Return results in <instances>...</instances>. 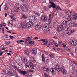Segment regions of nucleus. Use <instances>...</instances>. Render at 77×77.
I'll return each mask as SVG.
<instances>
[{
    "instance_id": "f257e3e1",
    "label": "nucleus",
    "mask_w": 77,
    "mask_h": 77,
    "mask_svg": "<svg viewBox=\"0 0 77 77\" xmlns=\"http://www.w3.org/2000/svg\"><path fill=\"white\" fill-rule=\"evenodd\" d=\"M55 66L56 70L58 72H59V71H60L61 72H63L64 69H65L64 68V67L62 66L60 68V67H59V64H58L57 63H56V64L55 65Z\"/></svg>"
},
{
    "instance_id": "f03ea898",
    "label": "nucleus",
    "mask_w": 77,
    "mask_h": 77,
    "mask_svg": "<svg viewBox=\"0 0 77 77\" xmlns=\"http://www.w3.org/2000/svg\"><path fill=\"white\" fill-rule=\"evenodd\" d=\"M21 7L22 8L23 12H26L29 9V5H27L23 4L21 5Z\"/></svg>"
},
{
    "instance_id": "7ed1b4c3",
    "label": "nucleus",
    "mask_w": 77,
    "mask_h": 77,
    "mask_svg": "<svg viewBox=\"0 0 77 77\" xmlns=\"http://www.w3.org/2000/svg\"><path fill=\"white\" fill-rule=\"evenodd\" d=\"M41 20L43 22H46L47 21V16L46 15H43L41 17Z\"/></svg>"
},
{
    "instance_id": "20e7f679",
    "label": "nucleus",
    "mask_w": 77,
    "mask_h": 77,
    "mask_svg": "<svg viewBox=\"0 0 77 77\" xmlns=\"http://www.w3.org/2000/svg\"><path fill=\"white\" fill-rule=\"evenodd\" d=\"M69 25L71 27H77V24L74 21H71L69 23Z\"/></svg>"
},
{
    "instance_id": "39448f33",
    "label": "nucleus",
    "mask_w": 77,
    "mask_h": 77,
    "mask_svg": "<svg viewBox=\"0 0 77 77\" xmlns=\"http://www.w3.org/2000/svg\"><path fill=\"white\" fill-rule=\"evenodd\" d=\"M28 62L29 63V65L30 66V68L32 69H33L35 68V66H34V65L31 61V60H29L28 61Z\"/></svg>"
},
{
    "instance_id": "423d86ee",
    "label": "nucleus",
    "mask_w": 77,
    "mask_h": 77,
    "mask_svg": "<svg viewBox=\"0 0 77 77\" xmlns=\"http://www.w3.org/2000/svg\"><path fill=\"white\" fill-rule=\"evenodd\" d=\"M50 25H49V23H47L45 24V26H44L42 29L43 30H44L45 31V30H47L49 28V26Z\"/></svg>"
},
{
    "instance_id": "0eeeda50",
    "label": "nucleus",
    "mask_w": 77,
    "mask_h": 77,
    "mask_svg": "<svg viewBox=\"0 0 77 77\" xmlns=\"http://www.w3.org/2000/svg\"><path fill=\"white\" fill-rule=\"evenodd\" d=\"M33 26V23L31 22V21L29 22L26 25V27L28 28H29L30 27Z\"/></svg>"
},
{
    "instance_id": "6e6552de",
    "label": "nucleus",
    "mask_w": 77,
    "mask_h": 77,
    "mask_svg": "<svg viewBox=\"0 0 77 77\" xmlns=\"http://www.w3.org/2000/svg\"><path fill=\"white\" fill-rule=\"evenodd\" d=\"M62 29H63V26L61 25L57 27V30L58 32H61L62 30Z\"/></svg>"
},
{
    "instance_id": "1a4fd4ad",
    "label": "nucleus",
    "mask_w": 77,
    "mask_h": 77,
    "mask_svg": "<svg viewBox=\"0 0 77 77\" xmlns=\"http://www.w3.org/2000/svg\"><path fill=\"white\" fill-rule=\"evenodd\" d=\"M41 27H42V25H41V23H39L36 24V26H35V28H37L38 29H40Z\"/></svg>"
},
{
    "instance_id": "9d476101",
    "label": "nucleus",
    "mask_w": 77,
    "mask_h": 77,
    "mask_svg": "<svg viewBox=\"0 0 77 77\" xmlns=\"http://www.w3.org/2000/svg\"><path fill=\"white\" fill-rule=\"evenodd\" d=\"M51 72L52 73L53 75H54L56 72V69L54 68H51L50 69Z\"/></svg>"
},
{
    "instance_id": "9b49d317",
    "label": "nucleus",
    "mask_w": 77,
    "mask_h": 77,
    "mask_svg": "<svg viewBox=\"0 0 77 77\" xmlns=\"http://www.w3.org/2000/svg\"><path fill=\"white\" fill-rule=\"evenodd\" d=\"M49 18L48 20V22L49 24H50L51 23V19L53 16H51V14H49Z\"/></svg>"
},
{
    "instance_id": "f8f14e48",
    "label": "nucleus",
    "mask_w": 77,
    "mask_h": 77,
    "mask_svg": "<svg viewBox=\"0 0 77 77\" xmlns=\"http://www.w3.org/2000/svg\"><path fill=\"white\" fill-rule=\"evenodd\" d=\"M19 71L20 74H22L23 75H25L27 73V72L25 71L19 70Z\"/></svg>"
},
{
    "instance_id": "ddd939ff",
    "label": "nucleus",
    "mask_w": 77,
    "mask_h": 77,
    "mask_svg": "<svg viewBox=\"0 0 77 77\" xmlns=\"http://www.w3.org/2000/svg\"><path fill=\"white\" fill-rule=\"evenodd\" d=\"M21 10H22V8L21 7V6L20 7H17V9L15 10L16 11L18 12H20Z\"/></svg>"
},
{
    "instance_id": "4468645a",
    "label": "nucleus",
    "mask_w": 77,
    "mask_h": 77,
    "mask_svg": "<svg viewBox=\"0 0 77 77\" xmlns=\"http://www.w3.org/2000/svg\"><path fill=\"white\" fill-rule=\"evenodd\" d=\"M32 53L33 54H35L37 53V50L36 49L33 48Z\"/></svg>"
},
{
    "instance_id": "2eb2a0df",
    "label": "nucleus",
    "mask_w": 77,
    "mask_h": 77,
    "mask_svg": "<svg viewBox=\"0 0 77 77\" xmlns=\"http://www.w3.org/2000/svg\"><path fill=\"white\" fill-rule=\"evenodd\" d=\"M6 70L8 72H9L10 71H13V69L11 68V67H8L6 68Z\"/></svg>"
},
{
    "instance_id": "dca6fc26",
    "label": "nucleus",
    "mask_w": 77,
    "mask_h": 77,
    "mask_svg": "<svg viewBox=\"0 0 77 77\" xmlns=\"http://www.w3.org/2000/svg\"><path fill=\"white\" fill-rule=\"evenodd\" d=\"M8 26H11V27L13 26V22L12 20H10L8 22Z\"/></svg>"
},
{
    "instance_id": "f3484780",
    "label": "nucleus",
    "mask_w": 77,
    "mask_h": 77,
    "mask_svg": "<svg viewBox=\"0 0 77 77\" xmlns=\"http://www.w3.org/2000/svg\"><path fill=\"white\" fill-rule=\"evenodd\" d=\"M68 24V21H64L62 23L61 26H65V25H66Z\"/></svg>"
},
{
    "instance_id": "a211bd4d",
    "label": "nucleus",
    "mask_w": 77,
    "mask_h": 77,
    "mask_svg": "<svg viewBox=\"0 0 77 77\" xmlns=\"http://www.w3.org/2000/svg\"><path fill=\"white\" fill-rule=\"evenodd\" d=\"M43 61V62H44L45 63H48V62H47V61L48 60V59H47V58L45 57L43 59H42Z\"/></svg>"
},
{
    "instance_id": "6ab92c4d",
    "label": "nucleus",
    "mask_w": 77,
    "mask_h": 77,
    "mask_svg": "<svg viewBox=\"0 0 77 77\" xmlns=\"http://www.w3.org/2000/svg\"><path fill=\"white\" fill-rule=\"evenodd\" d=\"M67 20L68 21H71L72 20V17L70 15H69L67 17Z\"/></svg>"
},
{
    "instance_id": "aec40b11",
    "label": "nucleus",
    "mask_w": 77,
    "mask_h": 77,
    "mask_svg": "<svg viewBox=\"0 0 77 77\" xmlns=\"http://www.w3.org/2000/svg\"><path fill=\"white\" fill-rule=\"evenodd\" d=\"M69 44L71 46H74V41H70L69 42Z\"/></svg>"
},
{
    "instance_id": "412c9836",
    "label": "nucleus",
    "mask_w": 77,
    "mask_h": 77,
    "mask_svg": "<svg viewBox=\"0 0 77 77\" xmlns=\"http://www.w3.org/2000/svg\"><path fill=\"white\" fill-rule=\"evenodd\" d=\"M64 29L65 31H69V29L67 26H64Z\"/></svg>"
},
{
    "instance_id": "4be33fe9",
    "label": "nucleus",
    "mask_w": 77,
    "mask_h": 77,
    "mask_svg": "<svg viewBox=\"0 0 77 77\" xmlns=\"http://www.w3.org/2000/svg\"><path fill=\"white\" fill-rule=\"evenodd\" d=\"M71 72L72 75H74V74H75V69H72Z\"/></svg>"
},
{
    "instance_id": "5701e85b",
    "label": "nucleus",
    "mask_w": 77,
    "mask_h": 77,
    "mask_svg": "<svg viewBox=\"0 0 77 77\" xmlns=\"http://www.w3.org/2000/svg\"><path fill=\"white\" fill-rule=\"evenodd\" d=\"M65 50L68 51H71V50L69 49V48L68 46H66V48H65Z\"/></svg>"
},
{
    "instance_id": "b1692460",
    "label": "nucleus",
    "mask_w": 77,
    "mask_h": 77,
    "mask_svg": "<svg viewBox=\"0 0 77 77\" xmlns=\"http://www.w3.org/2000/svg\"><path fill=\"white\" fill-rule=\"evenodd\" d=\"M13 67L16 70V71H19V69L17 67V66L16 65H15L13 66Z\"/></svg>"
},
{
    "instance_id": "393cba45",
    "label": "nucleus",
    "mask_w": 77,
    "mask_h": 77,
    "mask_svg": "<svg viewBox=\"0 0 77 77\" xmlns=\"http://www.w3.org/2000/svg\"><path fill=\"white\" fill-rule=\"evenodd\" d=\"M21 26L22 27V28L23 29H24V26H25V23L22 22L21 23Z\"/></svg>"
},
{
    "instance_id": "a878e982",
    "label": "nucleus",
    "mask_w": 77,
    "mask_h": 77,
    "mask_svg": "<svg viewBox=\"0 0 77 77\" xmlns=\"http://www.w3.org/2000/svg\"><path fill=\"white\" fill-rule=\"evenodd\" d=\"M62 73L64 74H66L67 73V71L65 69L63 70V72H61Z\"/></svg>"
},
{
    "instance_id": "bb28decb",
    "label": "nucleus",
    "mask_w": 77,
    "mask_h": 77,
    "mask_svg": "<svg viewBox=\"0 0 77 77\" xmlns=\"http://www.w3.org/2000/svg\"><path fill=\"white\" fill-rule=\"evenodd\" d=\"M52 5L53 8H56L57 6H56L55 4H54V3H52Z\"/></svg>"
},
{
    "instance_id": "cd10ccee",
    "label": "nucleus",
    "mask_w": 77,
    "mask_h": 77,
    "mask_svg": "<svg viewBox=\"0 0 77 77\" xmlns=\"http://www.w3.org/2000/svg\"><path fill=\"white\" fill-rule=\"evenodd\" d=\"M46 46L48 47H51V46H50V42H48L46 44Z\"/></svg>"
},
{
    "instance_id": "c85d7f7f",
    "label": "nucleus",
    "mask_w": 77,
    "mask_h": 77,
    "mask_svg": "<svg viewBox=\"0 0 77 77\" xmlns=\"http://www.w3.org/2000/svg\"><path fill=\"white\" fill-rule=\"evenodd\" d=\"M73 19L74 20H77V14H75L73 16Z\"/></svg>"
},
{
    "instance_id": "c756f323",
    "label": "nucleus",
    "mask_w": 77,
    "mask_h": 77,
    "mask_svg": "<svg viewBox=\"0 0 77 77\" xmlns=\"http://www.w3.org/2000/svg\"><path fill=\"white\" fill-rule=\"evenodd\" d=\"M43 70L44 71H48L49 69H48V68H46L45 67L43 68Z\"/></svg>"
},
{
    "instance_id": "7c9ffc66",
    "label": "nucleus",
    "mask_w": 77,
    "mask_h": 77,
    "mask_svg": "<svg viewBox=\"0 0 77 77\" xmlns=\"http://www.w3.org/2000/svg\"><path fill=\"white\" fill-rule=\"evenodd\" d=\"M69 14H70V15H73V14H74V12L72 11H69Z\"/></svg>"
},
{
    "instance_id": "2f4dec72",
    "label": "nucleus",
    "mask_w": 77,
    "mask_h": 77,
    "mask_svg": "<svg viewBox=\"0 0 77 77\" xmlns=\"http://www.w3.org/2000/svg\"><path fill=\"white\" fill-rule=\"evenodd\" d=\"M42 41L43 42H48V40L46 39H42Z\"/></svg>"
},
{
    "instance_id": "473e14b6",
    "label": "nucleus",
    "mask_w": 77,
    "mask_h": 77,
    "mask_svg": "<svg viewBox=\"0 0 77 77\" xmlns=\"http://www.w3.org/2000/svg\"><path fill=\"white\" fill-rule=\"evenodd\" d=\"M2 74H4V75H6V72L4 70L2 71Z\"/></svg>"
},
{
    "instance_id": "72a5a7b5",
    "label": "nucleus",
    "mask_w": 77,
    "mask_h": 77,
    "mask_svg": "<svg viewBox=\"0 0 77 77\" xmlns=\"http://www.w3.org/2000/svg\"><path fill=\"white\" fill-rule=\"evenodd\" d=\"M44 74L45 75V77H50V76H49L48 75V74H47V73H44Z\"/></svg>"
},
{
    "instance_id": "f704fd0d",
    "label": "nucleus",
    "mask_w": 77,
    "mask_h": 77,
    "mask_svg": "<svg viewBox=\"0 0 77 77\" xmlns=\"http://www.w3.org/2000/svg\"><path fill=\"white\" fill-rule=\"evenodd\" d=\"M23 18H25V19H26V18H27V17H26V16L23 15L21 17V19H23Z\"/></svg>"
},
{
    "instance_id": "c9c22d12",
    "label": "nucleus",
    "mask_w": 77,
    "mask_h": 77,
    "mask_svg": "<svg viewBox=\"0 0 77 77\" xmlns=\"http://www.w3.org/2000/svg\"><path fill=\"white\" fill-rule=\"evenodd\" d=\"M31 41V39H27L25 40V42H27V41Z\"/></svg>"
},
{
    "instance_id": "e433bc0d",
    "label": "nucleus",
    "mask_w": 77,
    "mask_h": 77,
    "mask_svg": "<svg viewBox=\"0 0 77 77\" xmlns=\"http://www.w3.org/2000/svg\"><path fill=\"white\" fill-rule=\"evenodd\" d=\"M33 43H34V42H33V41H30L29 42V44L30 45L33 44Z\"/></svg>"
},
{
    "instance_id": "4c0bfd02",
    "label": "nucleus",
    "mask_w": 77,
    "mask_h": 77,
    "mask_svg": "<svg viewBox=\"0 0 77 77\" xmlns=\"http://www.w3.org/2000/svg\"><path fill=\"white\" fill-rule=\"evenodd\" d=\"M4 29H5V28L4 27H2V29L1 28H0V30L2 29V31L3 33H5V31H4Z\"/></svg>"
},
{
    "instance_id": "58836bf2",
    "label": "nucleus",
    "mask_w": 77,
    "mask_h": 77,
    "mask_svg": "<svg viewBox=\"0 0 77 77\" xmlns=\"http://www.w3.org/2000/svg\"><path fill=\"white\" fill-rule=\"evenodd\" d=\"M77 44V41H74V44L73 46H75Z\"/></svg>"
},
{
    "instance_id": "ea45409f",
    "label": "nucleus",
    "mask_w": 77,
    "mask_h": 77,
    "mask_svg": "<svg viewBox=\"0 0 77 77\" xmlns=\"http://www.w3.org/2000/svg\"><path fill=\"white\" fill-rule=\"evenodd\" d=\"M7 74L8 75H10V76H11V75H12V73L9 72H7Z\"/></svg>"
},
{
    "instance_id": "a19ab883",
    "label": "nucleus",
    "mask_w": 77,
    "mask_h": 77,
    "mask_svg": "<svg viewBox=\"0 0 77 77\" xmlns=\"http://www.w3.org/2000/svg\"><path fill=\"white\" fill-rule=\"evenodd\" d=\"M56 8H56V10H58V9H59V10H61L62 9L60 8V7H56Z\"/></svg>"
},
{
    "instance_id": "79ce46f5",
    "label": "nucleus",
    "mask_w": 77,
    "mask_h": 77,
    "mask_svg": "<svg viewBox=\"0 0 77 77\" xmlns=\"http://www.w3.org/2000/svg\"><path fill=\"white\" fill-rule=\"evenodd\" d=\"M32 61L34 63H35V62H36V60L35 58H33L32 59Z\"/></svg>"
},
{
    "instance_id": "37998d69",
    "label": "nucleus",
    "mask_w": 77,
    "mask_h": 77,
    "mask_svg": "<svg viewBox=\"0 0 77 77\" xmlns=\"http://www.w3.org/2000/svg\"><path fill=\"white\" fill-rule=\"evenodd\" d=\"M50 56L51 57H52V58H53L54 56V54H51L50 55Z\"/></svg>"
},
{
    "instance_id": "c03bdc74",
    "label": "nucleus",
    "mask_w": 77,
    "mask_h": 77,
    "mask_svg": "<svg viewBox=\"0 0 77 77\" xmlns=\"http://www.w3.org/2000/svg\"><path fill=\"white\" fill-rule=\"evenodd\" d=\"M10 42H5V44L6 45H9V44H10Z\"/></svg>"
},
{
    "instance_id": "a18cd8bd",
    "label": "nucleus",
    "mask_w": 77,
    "mask_h": 77,
    "mask_svg": "<svg viewBox=\"0 0 77 77\" xmlns=\"http://www.w3.org/2000/svg\"><path fill=\"white\" fill-rule=\"evenodd\" d=\"M5 10H8V7L7 6V5H5Z\"/></svg>"
},
{
    "instance_id": "49530a36",
    "label": "nucleus",
    "mask_w": 77,
    "mask_h": 77,
    "mask_svg": "<svg viewBox=\"0 0 77 77\" xmlns=\"http://www.w3.org/2000/svg\"><path fill=\"white\" fill-rule=\"evenodd\" d=\"M23 65V63H21V62H20L19 64H18V65H19V66H21Z\"/></svg>"
},
{
    "instance_id": "de8ad7c7",
    "label": "nucleus",
    "mask_w": 77,
    "mask_h": 77,
    "mask_svg": "<svg viewBox=\"0 0 77 77\" xmlns=\"http://www.w3.org/2000/svg\"><path fill=\"white\" fill-rule=\"evenodd\" d=\"M32 73H29L28 75V77H32Z\"/></svg>"
},
{
    "instance_id": "09e8293b",
    "label": "nucleus",
    "mask_w": 77,
    "mask_h": 77,
    "mask_svg": "<svg viewBox=\"0 0 77 77\" xmlns=\"http://www.w3.org/2000/svg\"><path fill=\"white\" fill-rule=\"evenodd\" d=\"M23 63L25 64H26V63H27V60L25 59V61H24V62H23Z\"/></svg>"
},
{
    "instance_id": "8fccbe9b",
    "label": "nucleus",
    "mask_w": 77,
    "mask_h": 77,
    "mask_svg": "<svg viewBox=\"0 0 77 77\" xmlns=\"http://www.w3.org/2000/svg\"><path fill=\"white\" fill-rule=\"evenodd\" d=\"M50 31V29H49L48 30V32H49V34L50 35L52 34V32H51Z\"/></svg>"
},
{
    "instance_id": "3c124183",
    "label": "nucleus",
    "mask_w": 77,
    "mask_h": 77,
    "mask_svg": "<svg viewBox=\"0 0 77 77\" xmlns=\"http://www.w3.org/2000/svg\"><path fill=\"white\" fill-rule=\"evenodd\" d=\"M25 52L26 54L27 55H29V52H28V51H25Z\"/></svg>"
},
{
    "instance_id": "603ef678",
    "label": "nucleus",
    "mask_w": 77,
    "mask_h": 77,
    "mask_svg": "<svg viewBox=\"0 0 77 77\" xmlns=\"http://www.w3.org/2000/svg\"><path fill=\"white\" fill-rule=\"evenodd\" d=\"M28 71H29V72H34L33 71V70H28Z\"/></svg>"
},
{
    "instance_id": "864d4df0",
    "label": "nucleus",
    "mask_w": 77,
    "mask_h": 77,
    "mask_svg": "<svg viewBox=\"0 0 77 77\" xmlns=\"http://www.w3.org/2000/svg\"><path fill=\"white\" fill-rule=\"evenodd\" d=\"M25 66L26 67V68H29V65L26 64L25 65Z\"/></svg>"
},
{
    "instance_id": "5fc2aeb1",
    "label": "nucleus",
    "mask_w": 77,
    "mask_h": 77,
    "mask_svg": "<svg viewBox=\"0 0 77 77\" xmlns=\"http://www.w3.org/2000/svg\"><path fill=\"white\" fill-rule=\"evenodd\" d=\"M25 60H26V59H25V58H22V62H23V63H24V61H25Z\"/></svg>"
},
{
    "instance_id": "6e6d98bb",
    "label": "nucleus",
    "mask_w": 77,
    "mask_h": 77,
    "mask_svg": "<svg viewBox=\"0 0 77 77\" xmlns=\"http://www.w3.org/2000/svg\"><path fill=\"white\" fill-rule=\"evenodd\" d=\"M9 37L11 38V39H13V38H14V37L13 36H12L11 35H9Z\"/></svg>"
},
{
    "instance_id": "4d7b16f0",
    "label": "nucleus",
    "mask_w": 77,
    "mask_h": 77,
    "mask_svg": "<svg viewBox=\"0 0 77 77\" xmlns=\"http://www.w3.org/2000/svg\"><path fill=\"white\" fill-rule=\"evenodd\" d=\"M3 62V60H0V63H2Z\"/></svg>"
},
{
    "instance_id": "13d9d810",
    "label": "nucleus",
    "mask_w": 77,
    "mask_h": 77,
    "mask_svg": "<svg viewBox=\"0 0 77 77\" xmlns=\"http://www.w3.org/2000/svg\"><path fill=\"white\" fill-rule=\"evenodd\" d=\"M2 24L3 26H4L5 27H6V24L5 23H3Z\"/></svg>"
},
{
    "instance_id": "bf43d9fd",
    "label": "nucleus",
    "mask_w": 77,
    "mask_h": 77,
    "mask_svg": "<svg viewBox=\"0 0 77 77\" xmlns=\"http://www.w3.org/2000/svg\"><path fill=\"white\" fill-rule=\"evenodd\" d=\"M58 22L57 21H56L55 23V25H56V26H57V25H58Z\"/></svg>"
},
{
    "instance_id": "052dcab7",
    "label": "nucleus",
    "mask_w": 77,
    "mask_h": 77,
    "mask_svg": "<svg viewBox=\"0 0 77 77\" xmlns=\"http://www.w3.org/2000/svg\"><path fill=\"white\" fill-rule=\"evenodd\" d=\"M70 32H71V33H73V32H75V31L74 30H70Z\"/></svg>"
},
{
    "instance_id": "680f3d73",
    "label": "nucleus",
    "mask_w": 77,
    "mask_h": 77,
    "mask_svg": "<svg viewBox=\"0 0 77 77\" xmlns=\"http://www.w3.org/2000/svg\"><path fill=\"white\" fill-rule=\"evenodd\" d=\"M71 32H70V31H69L68 32L67 34L68 35H71Z\"/></svg>"
},
{
    "instance_id": "e2e57ef3",
    "label": "nucleus",
    "mask_w": 77,
    "mask_h": 77,
    "mask_svg": "<svg viewBox=\"0 0 77 77\" xmlns=\"http://www.w3.org/2000/svg\"><path fill=\"white\" fill-rule=\"evenodd\" d=\"M72 69H75V66L74 65H72Z\"/></svg>"
},
{
    "instance_id": "0e129e2a",
    "label": "nucleus",
    "mask_w": 77,
    "mask_h": 77,
    "mask_svg": "<svg viewBox=\"0 0 77 77\" xmlns=\"http://www.w3.org/2000/svg\"><path fill=\"white\" fill-rule=\"evenodd\" d=\"M16 62H17V63H18V62H19V61H20V60L18 59V60H16Z\"/></svg>"
},
{
    "instance_id": "69168bd1",
    "label": "nucleus",
    "mask_w": 77,
    "mask_h": 77,
    "mask_svg": "<svg viewBox=\"0 0 77 77\" xmlns=\"http://www.w3.org/2000/svg\"><path fill=\"white\" fill-rule=\"evenodd\" d=\"M42 60H43V59L44 58V54H42Z\"/></svg>"
},
{
    "instance_id": "338daca9",
    "label": "nucleus",
    "mask_w": 77,
    "mask_h": 77,
    "mask_svg": "<svg viewBox=\"0 0 77 77\" xmlns=\"http://www.w3.org/2000/svg\"><path fill=\"white\" fill-rule=\"evenodd\" d=\"M15 73L14 72H11V75H14Z\"/></svg>"
},
{
    "instance_id": "774afa93",
    "label": "nucleus",
    "mask_w": 77,
    "mask_h": 77,
    "mask_svg": "<svg viewBox=\"0 0 77 77\" xmlns=\"http://www.w3.org/2000/svg\"><path fill=\"white\" fill-rule=\"evenodd\" d=\"M75 52L76 54H77V47L75 48Z\"/></svg>"
}]
</instances>
